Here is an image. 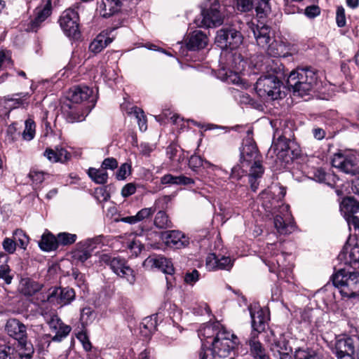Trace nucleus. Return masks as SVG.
Instances as JSON below:
<instances>
[{"mask_svg": "<svg viewBox=\"0 0 359 359\" xmlns=\"http://www.w3.org/2000/svg\"><path fill=\"white\" fill-rule=\"evenodd\" d=\"M317 80L316 73L309 68H297L292 71L287 79V86L299 96L307 94Z\"/></svg>", "mask_w": 359, "mask_h": 359, "instance_id": "obj_3", "label": "nucleus"}, {"mask_svg": "<svg viewBox=\"0 0 359 359\" xmlns=\"http://www.w3.org/2000/svg\"><path fill=\"white\" fill-rule=\"evenodd\" d=\"M47 323L50 330L55 332L52 338L53 341H61L72 330L71 327L63 323L57 315L50 316V318L47 319Z\"/></svg>", "mask_w": 359, "mask_h": 359, "instance_id": "obj_17", "label": "nucleus"}, {"mask_svg": "<svg viewBox=\"0 0 359 359\" xmlns=\"http://www.w3.org/2000/svg\"><path fill=\"white\" fill-rule=\"evenodd\" d=\"M225 331L219 323L215 322L205 325L202 329L199 330L198 335L204 338L205 341L203 342L202 348L205 346L210 345L211 341L214 339L217 333Z\"/></svg>", "mask_w": 359, "mask_h": 359, "instance_id": "obj_24", "label": "nucleus"}, {"mask_svg": "<svg viewBox=\"0 0 359 359\" xmlns=\"http://www.w3.org/2000/svg\"><path fill=\"white\" fill-rule=\"evenodd\" d=\"M88 175L96 184H104L107 182L108 173L102 168L96 169L94 168H90L88 170Z\"/></svg>", "mask_w": 359, "mask_h": 359, "instance_id": "obj_36", "label": "nucleus"}, {"mask_svg": "<svg viewBox=\"0 0 359 359\" xmlns=\"http://www.w3.org/2000/svg\"><path fill=\"white\" fill-rule=\"evenodd\" d=\"M97 239H88L80 242L79 248L72 252V258L76 262H85L91 257V253L97 244Z\"/></svg>", "mask_w": 359, "mask_h": 359, "instance_id": "obj_18", "label": "nucleus"}, {"mask_svg": "<svg viewBox=\"0 0 359 359\" xmlns=\"http://www.w3.org/2000/svg\"><path fill=\"white\" fill-rule=\"evenodd\" d=\"M250 317L252 319V331L251 334L255 332L258 335L262 332L264 331L266 323L268 320V317L266 312L262 309L253 311L250 310Z\"/></svg>", "mask_w": 359, "mask_h": 359, "instance_id": "obj_27", "label": "nucleus"}, {"mask_svg": "<svg viewBox=\"0 0 359 359\" xmlns=\"http://www.w3.org/2000/svg\"><path fill=\"white\" fill-rule=\"evenodd\" d=\"M211 163L208 161H203L200 156L193 155L189 160V166L192 170H196L200 167H209Z\"/></svg>", "mask_w": 359, "mask_h": 359, "instance_id": "obj_45", "label": "nucleus"}, {"mask_svg": "<svg viewBox=\"0 0 359 359\" xmlns=\"http://www.w3.org/2000/svg\"><path fill=\"white\" fill-rule=\"evenodd\" d=\"M208 38L202 31L195 30L190 33L186 40V45L189 50H198L206 47Z\"/></svg>", "mask_w": 359, "mask_h": 359, "instance_id": "obj_22", "label": "nucleus"}, {"mask_svg": "<svg viewBox=\"0 0 359 359\" xmlns=\"http://www.w3.org/2000/svg\"><path fill=\"white\" fill-rule=\"evenodd\" d=\"M271 350L276 357L279 359H293L292 348L288 346V342L285 339H280L271 344Z\"/></svg>", "mask_w": 359, "mask_h": 359, "instance_id": "obj_29", "label": "nucleus"}, {"mask_svg": "<svg viewBox=\"0 0 359 359\" xmlns=\"http://www.w3.org/2000/svg\"><path fill=\"white\" fill-rule=\"evenodd\" d=\"M271 62L272 64L267 66V74L257 81L255 89L260 97L274 100L281 97V80L285 74L278 60Z\"/></svg>", "mask_w": 359, "mask_h": 359, "instance_id": "obj_2", "label": "nucleus"}, {"mask_svg": "<svg viewBox=\"0 0 359 359\" xmlns=\"http://www.w3.org/2000/svg\"><path fill=\"white\" fill-rule=\"evenodd\" d=\"M155 325L154 323L152 322V319L149 318H145L142 323H141L140 329L141 332H144V330L142 329H144L146 332H144L145 335H147L152 332V331L154 330Z\"/></svg>", "mask_w": 359, "mask_h": 359, "instance_id": "obj_60", "label": "nucleus"}, {"mask_svg": "<svg viewBox=\"0 0 359 359\" xmlns=\"http://www.w3.org/2000/svg\"><path fill=\"white\" fill-rule=\"evenodd\" d=\"M258 335L255 332L251 334L248 344L250 346V354L254 359H270L266 349L257 339Z\"/></svg>", "mask_w": 359, "mask_h": 359, "instance_id": "obj_28", "label": "nucleus"}, {"mask_svg": "<svg viewBox=\"0 0 359 359\" xmlns=\"http://www.w3.org/2000/svg\"><path fill=\"white\" fill-rule=\"evenodd\" d=\"M238 344L237 337L231 334L226 331L217 333L214 339L211 341L212 348H202L201 353L205 351L213 359H221L228 357L231 351Z\"/></svg>", "mask_w": 359, "mask_h": 359, "instance_id": "obj_5", "label": "nucleus"}, {"mask_svg": "<svg viewBox=\"0 0 359 359\" xmlns=\"http://www.w3.org/2000/svg\"><path fill=\"white\" fill-rule=\"evenodd\" d=\"M133 114L137 119L139 128L141 131H145L147 129V118L142 109L137 107L132 108Z\"/></svg>", "mask_w": 359, "mask_h": 359, "instance_id": "obj_46", "label": "nucleus"}, {"mask_svg": "<svg viewBox=\"0 0 359 359\" xmlns=\"http://www.w3.org/2000/svg\"><path fill=\"white\" fill-rule=\"evenodd\" d=\"M60 288L59 304L62 306L71 303L75 297V292L73 289L69 287Z\"/></svg>", "mask_w": 359, "mask_h": 359, "instance_id": "obj_40", "label": "nucleus"}, {"mask_svg": "<svg viewBox=\"0 0 359 359\" xmlns=\"http://www.w3.org/2000/svg\"><path fill=\"white\" fill-rule=\"evenodd\" d=\"M233 265V260L229 257L209 254L206 258V266L210 270L229 271Z\"/></svg>", "mask_w": 359, "mask_h": 359, "instance_id": "obj_19", "label": "nucleus"}, {"mask_svg": "<svg viewBox=\"0 0 359 359\" xmlns=\"http://www.w3.org/2000/svg\"><path fill=\"white\" fill-rule=\"evenodd\" d=\"M2 245L4 250L9 254H13L15 251L16 243L11 238H6L3 241Z\"/></svg>", "mask_w": 359, "mask_h": 359, "instance_id": "obj_61", "label": "nucleus"}, {"mask_svg": "<svg viewBox=\"0 0 359 359\" xmlns=\"http://www.w3.org/2000/svg\"><path fill=\"white\" fill-rule=\"evenodd\" d=\"M89 111L80 105L66 104L64 107V114L68 123L81 122L85 120Z\"/></svg>", "mask_w": 359, "mask_h": 359, "instance_id": "obj_21", "label": "nucleus"}, {"mask_svg": "<svg viewBox=\"0 0 359 359\" xmlns=\"http://www.w3.org/2000/svg\"><path fill=\"white\" fill-rule=\"evenodd\" d=\"M290 142V140L282 135H279L278 131L275 132L272 147L276 153L277 157L286 163H289L292 160Z\"/></svg>", "mask_w": 359, "mask_h": 359, "instance_id": "obj_16", "label": "nucleus"}, {"mask_svg": "<svg viewBox=\"0 0 359 359\" xmlns=\"http://www.w3.org/2000/svg\"><path fill=\"white\" fill-rule=\"evenodd\" d=\"M77 238V236L74 233L67 232L59 233L57 236L58 245H68L74 243Z\"/></svg>", "mask_w": 359, "mask_h": 359, "instance_id": "obj_47", "label": "nucleus"}, {"mask_svg": "<svg viewBox=\"0 0 359 359\" xmlns=\"http://www.w3.org/2000/svg\"><path fill=\"white\" fill-rule=\"evenodd\" d=\"M136 191V186L133 183H128L126 184L121 190V195L124 198H127L133 194H135Z\"/></svg>", "mask_w": 359, "mask_h": 359, "instance_id": "obj_64", "label": "nucleus"}, {"mask_svg": "<svg viewBox=\"0 0 359 359\" xmlns=\"http://www.w3.org/2000/svg\"><path fill=\"white\" fill-rule=\"evenodd\" d=\"M336 22L339 27H344L346 25V14L343 6H338L336 11Z\"/></svg>", "mask_w": 359, "mask_h": 359, "instance_id": "obj_57", "label": "nucleus"}, {"mask_svg": "<svg viewBox=\"0 0 359 359\" xmlns=\"http://www.w3.org/2000/svg\"><path fill=\"white\" fill-rule=\"evenodd\" d=\"M239 162V165L233 167L231 177L239 180L248 172L251 189L255 192L259 187V180L264 175V168L262 165V157L252 139L247 138L243 141L240 151Z\"/></svg>", "mask_w": 359, "mask_h": 359, "instance_id": "obj_1", "label": "nucleus"}, {"mask_svg": "<svg viewBox=\"0 0 359 359\" xmlns=\"http://www.w3.org/2000/svg\"><path fill=\"white\" fill-rule=\"evenodd\" d=\"M52 12L51 0H48L43 6H38L35 11V17L42 22L49 17Z\"/></svg>", "mask_w": 359, "mask_h": 359, "instance_id": "obj_39", "label": "nucleus"}, {"mask_svg": "<svg viewBox=\"0 0 359 359\" xmlns=\"http://www.w3.org/2000/svg\"><path fill=\"white\" fill-rule=\"evenodd\" d=\"M11 271V270L8 265H1L0 267V279H3L7 285H10L13 278Z\"/></svg>", "mask_w": 359, "mask_h": 359, "instance_id": "obj_54", "label": "nucleus"}, {"mask_svg": "<svg viewBox=\"0 0 359 359\" xmlns=\"http://www.w3.org/2000/svg\"><path fill=\"white\" fill-rule=\"evenodd\" d=\"M332 165L340 172L351 176L359 174V163L356 156L351 152L339 151L333 154Z\"/></svg>", "mask_w": 359, "mask_h": 359, "instance_id": "obj_8", "label": "nucleus"}, {"mask_svg": "<svg viewBox=\"0 0 359 359\" xmlns=\"http://www.w3.org/2000/svg\"><path fill=\"white\" fill-rule=\"evenodd\" d=\"M6 330L8 334L16 339L20 346H26L27 337L26 326L19 320L15 318L9 319L6 325Z\"/></svg>", "mask_w": 359, "mask_h": 359, "instance_id": "obj_15", "label": "nucleus"}, {"mask_svg": "<svg viewBox=\"0 0 359 359\" xmlns=\"http://www.w3.org/2000/svg\"><path fill=\"white\" fill-rule=\"evenodd\" d=\"M294 359H320L314 352L309 349L298 348L294 354Z\"/></svg>", "mask_w": 359, "mask_h": 359, "instance_id": "obj_49", "label": "nucleus"}, {"mask_svg": "<svg viewBox=\"0 0 359 359\" xmlns=\"http://www.w3.org/2000/svg\"><path fill=\"white\" fill-rule=\"evenodd\" d=\"M116 27L108 28L100 34L90 43L89 50L95 54L100 53L113 41V38L110 37L111 34Z\"/></svg>", "mask_w": 359, "mask_h": 359, "instance_id": "obj_20", "label": "nucleus"}, {"mask_svg": "<svg viewBox=\"0 0 359 359\" xmlns=\"http://www.w3.org/2000/svg\"><path fill=\"white\" fill-rule=\"evenodd\" d=\"M145 262L151 265L152 267L161 270L163 273L168 275H172L175 272V269L172 262L165 257H149L146 259Z\"/></svg>", "mask_w": 359, "mask_h": 359, "instance_id": "obj_26", "label": "nucleus"}, {"mask_svg": "<svg viewBox=\"0 0 359 359\" xmlns=\"http://www.w3.org/2000/svg\"><path fill=\"white\" fill-rule=\"evenodd\" d=\"M161 183L163 185H191L194 184V180L183 175L175 176L166 174L161 177Z\"/></svg>", "mask_w": 359, "mask_h": 359, "instance_id": "obj_33", "label": "nucleus"}, {"mask_svg": "<svg viewBox=\"0 0 359 359\" xmlns=\"http://www.w3.org/2000/svg\"><path fill=\"white\" fill-rule=\"evenodd\" d=\"M44 156L53 163H65L68 161L71 155L62 147H56L55 149L48 148L44 151Z\"/></svg>", "mask_w": 359, "mask_h": 359, "instance_id": "obj_32", "label": "nucleus"}, {"mask_svg": "<svg viewBox=\"0 0 359 359\" xmlns=\"http://www.w3.org/2000/svg\"><path fill=\"white\" fill-rule=\"evenodd\" d=\"M154 224V226L159 229H168L172 226V222L169 219L168 215L163 210H159L156 213Z\"/></svg>", "mask_w": 359, "mask_h": 359, "instance_id": "obj_37", "label": "nucleus"}, {"mask_svg": "<svg viewBox=\"0 0 359 359\" xmlns=\"http://www.w3.org/2000/svg\"><path fill=\"white\" fill-rule=\"evenodd\" d=\"M312 176L311 177L315 181L329 184V180L330 177V174L327 173L324 169L321 168H318L313 169L311 172Z\"/></svg>", "mask_w": 359, "mask_h": 359, "instance_id": "obj_43", "label": "nucleus"}, {"mask_svg": "<svg viewBox=\"0 0 359 359\" xmlns=\"http://www.w3.org/2000/svg\"><path fill=\"white\" fill-rule=\"evenodd\" d=\"M15 351L10 346L3 344L0 346V359H14Z\"/></svg>", "mask_w": 359, "mask_h": 359, "instance_id": "obj_53", "label": "nucleus"}, {"mask_svg": "<svg viewBox=\"0 0 359 359\" xmlns=\"http://www.w3.org/2000/svg\"><path fill=\"white\" fill-rule=\"evenodd\" d=\"M346 254V262L350 264L359 262V245L355 244L353 246L346 245L344 249Z\"/></svg>", "mask_w": 359, "mask_h": 359, "instance_id": "obj_38", "label": "nucleus"}, {"mask_svg": "<svg viewBox=\"0 0 359 359\" xmlns=\"http://www.w3.org/2000/svg\"><path fill=\"white\" fill-rule=\"evenodd\" d=\"M320 13V9L318 6H307L304 10V14L309 18H313Z\"/></svg>", "mask_w": 359, "mask_h": 359, "instance_id": "obj_63", "label": "nucleus"}, {"mask_svg": "<svg viewBox=\"0 0 359 359\" xmlns=\"http://www.w3.org/2000/svg\"><path fill=\"white\" fill-rule=\"evenodd\" d=\"M243 36L240 32L233 27L222 28L217 32L215 43L221 48L236 49L243 42Z\"/></svg>", "mask_w": 359, "mask_h": 359, "instance_id": "obj_11", "label": "nucleus"}, {"mask_svg": "<svg viewBox=\"0 0 359 359\" xmlns=\"http://www.w3.org/2000/svg\"><path fill=\"white\" fill-rule=\"evenodd\" d=\"M219 8L220 4L217 0H208L200 15L194 20L196 26L210 28L221 25L224 17Z\"/></svg>", "mask_w": 359, "mask_h": 359, "instance_id": "obj_7", "label": "nucleus"}, {"mask_svg": "<svg viewBox=\"0 0 359 359\" xmlns=\"http://www.w3.org/2000/svg\"><path fill=\"white\" fill-rule=\"evenodd\" d=\"M274 226L280 234H288L294 230V226L288 222V218L284 219L280 215L274 217Z\"/></svg>", "mask_w": 359, "mask_h": 359, "instance_id": "obj_35", "label": "nucleus"}, {"mask_svg": "<svg viewBox=\"0 0 359 359\" xmlns=\"http://www.w3.org/2000/svg\"><path fill=\"white\" fill-rule=\"evenodd\" d=\"M11 54L8 51H0V71L12 65Z\"/></svg>", "mask_w": 359, "mask_h": 359, "instance_id": "obj_58", "label": "nucleus"}, {"mask_svg": "<svg viewBox=\"0 0 359 359\" xmlns=\"http://www.w3.org/2000/svg\"><path fill=\"white\" fill-rule=\"evenodd\" d=\"M13 238L15 242H18L21 248L25 249L28 242V236L21 229H16L13 233Z\"/></svg>", "mask_w": 359, "mask_h": 359, "instance_id": "obj_50", "label": "nucleus"}, {"mask_svg": "<svg viewBox=\"0 0 359 359\" xmlns=\"http://www.w3.org/2000/svg\"><path fill=\"white\" fill-rule=\"evenodd\" d=\"M270 0H253V7L257 14L262 18L266 15L271 11Z\"/></svg>", "mask_w": 359, "mask_h": 359, "instance_id": "obj_41", "label": "nucleus"}, {"mask_svg": "<svg viewBox=\"0 0 359 359\" xmlns=\"http://www.w3.org/2000/svg\"><path fill=\"white\" fill-rule=\"evenodd\" d=\"M39 245L43 251L50 252L55 250L58 248L57 237H55L50 233H43L39 243Z\"/></svg>", "mask_w": 359, "mask_h": 359, "instance_id": "obj_34", "label": "nucleus"}, {"mask_svg": "<svg viewBox=\"0 0 359 359\" xmlns=\"http://www.w3.org/2000/svg\"><path fill=\"white\" fill-rule=\"evenodd\" d=\"M93 94V90L86 86H74L69 90V99L74 103L87 100Z\"/></svg>", "mask_w": 359, "mask_h": 359, "instance_id": "obj_30", "label": "nucleus"}, {"mask_svg": "<svg viewBox=\"0 0 359 359\" xmlns=\"http://www.w3.org/2000/svg\"><path fill=\"white\" fill-rule=\"evenodd\" d=\"M43 172L32 170L29 173V177L32 180L33 183L36 185L40 184L44 180Z\"/></svg>", "mask_w": 359, "mask_h": 359, "instance_id": "obj_59", "label": "nucleus"}, {"mask_svg": "<svg viewBox=\"0 0 359 359\" xmlns=\"http://www.w3.org/2000/svg\"><path fill=\"white\" fill-rule=\"evenodd\" d=\"M233 7L241 12H247L253 8V0H230Z\"/></svg>", "mask_w": 359, "mask_h": 359, "instance_id": "obj_42", "label": "nucleus"}, {"mask_svg": "<svg viewBox=\"0 0 359 359\" xmlns=\"http://www.w3.org/2000/svg\"><path fill=\"white\" fill-rule=\"evenodd\" d=\"M25 128L22 133V137L26 140H31L35 134L36 125L32 118H28L25 122Z\"/></svg>", "mask_w": 359, "mask_h": 359, "instance_id": "obj_44", "label": "nucleus"}, {"mask_svg": "<svg viewBox=\"0 0 359 359\" xmlns=\"http://www.w3.org/2000/svg\"><path fill=\"white\" fill-rule=\"evenodd\" d=\"M42 287L43 284L26 277L20 279L18 290L24 296L32 297L40 292Z\"/></svg>", "mask_w": 359, "mask_h": 359, "instance_id": "obj_25", "label": "nucleus"}, {"mask_svg": "<svg viewBox=\"0 0 359 359\" xmlns=\"http://www.w3.org/2000/svg\"><path fill=\"white\" fill-rule=\"evenodd\" d=\"M100 262L109 266L110 269L117 276L126 278L130 285L135 283L134 271L127 265L124 259L119 257H112L108 254H102L100 256Z\"/></svg>", "mask_w": 359, "mask_h": 359, "instance_id": "obj_9", "label": "nucleus"}, {"mask_svg": "<svg viewBox=\"0 0 359 359\" xmlns=\"http://www.w3.org/2000/svg\"><path fill=\"white\" fill-rule=\"evenodd\" d=\"M161 238L167 247L173 249H182L190 243L189 238L178 230L164 231L161 234Z\"/></svg>", "mask_w": 359, "mask_h": 359, "instance_id": "obj_14", "label": "nucleus"}, {"mask_svg": "<svg viewBox=\"0 0 359 359\" xmlns=\"http://www.w3.org/2000/svg\"><path fill=\"white\" fill-rule=\"evenodd\" d=\"M131 173V165L128 163H123L116 172V178L118 180H125Z\"/></svg>", "mask_w": 359, "mask_h": 359, "instance_id": "obj_56", "label": "nucleus"}, {"mask_svg": "<svg viewBox=\"0 0 359 359\" xmlns=\"http://www.w3.org/2000/svg\"><path fill=\"white\" fill-rule=\"evenodd\" d=\"M332 281L340 294L351 298L359 295V272L340 269L332 276Z\"/></svg>", "mask_w": 359, "mask_h": 359, "instance_id": "obj_4", "label": "nucleus"}, {"mask_svg": "<svg viewBox=\"0 0 359 359\" xmlns=\"http://www.w3.org/2000/svg\"><path fill=\"white\" fill-rule=\"evenodd\" d=\"M118 166V162L114 158H107L102 163V168L105 170L107 169L114 170Z\"/></svg>", "mask_w": 359, "mask_h": 359, "instance_id": "obj_62", "label": "nucleus"}, {"mask_svg": "<svg viewBox=\"0 0 359 359\" xmlns=\"http://www.w3.org/2000/svg\"><path fill=\"white\" fill-rule=\"evenodd\" d=\"M60 288L58 287H51L48 290V296L46 297V300L51 304L53 305H60L59 304V297H60Z\"/></svg>", "mask_w": 359, "mask_h": 359, "instance_id": "obj_55", "label": "nucleus"}, {"mask_svg": "<svg viewBox=\"0 0 359 359\" xmlns=\"http://www.w3.org/2000/svg\"><path fill=\"white\" fill-rule=\"evenodd\" d=\"M93 319V311L90 307L83 308L81 312L80 320L83 326L87 325Z\"/></svg>", "mask_w": 359, "mask_h": 359, "instance_id": "obj_51", "label": "nucleus"}, {"mask_svg": "<svg viewBox=\"0 0 359 359\" xmlns=\"http://www.w3.org/2000/svg\"><path fill=\"white\" fill-rule=\"evenodd\" d=\"M159 201L160 199L156 200L155 201L154 205L152 207L142 208V210H140L136 214V217L137 218V220L140 222L144 219L148 218L150 216H151L157 210L156 205L158 204V203H159Z\"/></svg>", "mask_w": 359, "mask_h": 359, "instance_id": "obj_48", "label": "nucleus"}, {"mask_svg": "<svg viewBox=\"0 0 359 359\" xmlns=\"http://www.w3.org/2000/svg\"><path fill=\"white\" fill-rule=\"evenodd\" d=\"M252 32L257 45L264 49L269 55L275 57L282 55L283 46L274 39L273 33L269 26L257 25Z\"/></svg>", "mask_w": 359, "mask_h": 359, "instance_id": "obj_6", "label": "nucleus"}, {"mask_svg": "<svg viewBox=\"0 0 359 359\" xmlns=\"http://www.w3.org/2000/svg\"><path fill=\"white\" fill-rule=\"evenodd\" d=\"M122 6L120 0H102L99 5L100 15L109 18L118 13Z\"/></svg>", "mask_w": 359, "mask_h": 359, "instance_id": "obj_31", "label": "nucleus"}, {"mask_svg": "<svg viewBox=\"0 0 359 359\" xmlns=\"http://www.w3.org/2000/svg\"><path fill=\"white\" fill-rule=\"evenodd\" d=\"M79 16L75 9L69 8L62 12L58 22L64 34L69 38L77 39L80 37Z\"/></svg>", "mask_w": 359, "mask_h": 359, "instance_id": "obj_10", "label": "nucleus"}, {"mask_svg": "<svg viewBox=\"0 0 359 359\" xmlns=\"http://www.w3.org/2000/svg\"><path fill=\"white\" fill-rule=\"evenodd\" d=\"M29 93H18L4 97V101L6 107L12 110L20 107L27 108L29 104Z\"/></svg>", "mask_w": 359, "mask_h": 359, "instance_id": "obj_23", "label": "nucleus"}, {"mask_svg": "<svg viewBox=\"0 0 359 359\" xmlns=\"http://www.w3.org/2000/svg\"><path fill=\"white\" fill-rule=\"evenodd\" d=\"M340 210L359 233V202L351 197L345 198L340 204Z\"/></svg>", "mask_w": 359, "mask_h": 359, "instance_id": "obj_12", "label": "nucleus"}, {"mask_svg": "<svg viewBox=\"0 0 359 359\" xmlns=\"http://www.w3.org/2000/svg\"><path fill=\"white\" fill-rule=\"evenodd\" d=\"M17 125V123H13L8 127L6 137L7 140L10 142H15L20 135V132L18 131Z\"/></svg>", "mask_w": 359, "mask_h": 359, "instance_id": "obj_52", "label": "nucleus"}, {"mask_svg": "<svg viewBox=\"0 0 359 359\" xmlns=\"http://www.w3.org/2000/svg\"><path fill=\"white\" fill-rule=\"evenodd\" d=\"M353 336L337 339L332 352L337 359H355Z\"/></svg>", "mask_w": 359, "mask_h": 359, "instance_id": "obj_13", "label": "nucleus"}]
</instances>
